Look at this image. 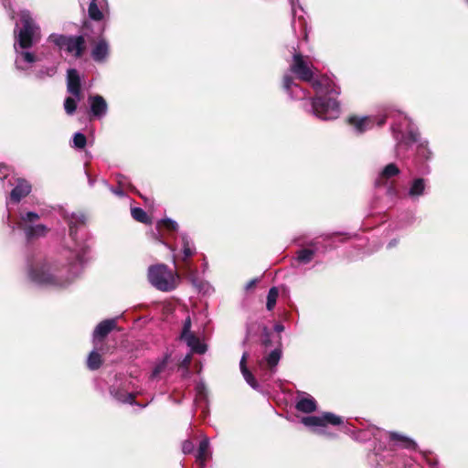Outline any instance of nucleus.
I'll list each match as a JSON object with an SVG mask.
<instances>
[{
    "label": "nucleus",
    "mask_w": 468,
    "mask_h": 468,
    "mask_svg": "<svg viewBox=\"0 0 468 468\" xmlns=\"http://www.w3.org/2000/svg\"><path fill=\"white\" fill-rule=\"evenodd\" d=\"M399 174V169L395 164H388L379 174L376 184L380 186L385 184V180L396 176Z\"/></svg>",
    "instance_id": "nucleus-22"
},
{
    "label": "nucleus",
    "mask_w": 468,
    "mask_h": 468,
    "mask_svg": "<svg viewBox=\"0 0 468 468\" xmlns=\"http://www.w3.org/2000/svg\"><path fill=\"white\" fill-rule=\"evenodd\" d=\"M388 118L394 120L392 130L398 141L397 148L399 153L408 144L419 142L420 134L412 126L411 121L406 115L395 111H389L385 115L378 117L364 116L358 118L353 116L348 119V122L354 127L357 133H362L371 129L376 123L379 126L384 124Z\"/></svg>",
    "instance_id": "nucleus-3"
},
{
    "label": "nucleus",
    "mask_w": 468,
    "mask_h": 468,
    "mask_svg": "<svg viewBox=\"0 0 468 468\" xmlns=\"http://www.w3.org/2000/svg\"><path fill=\"white\" fill-rule=\"evenodd\" d=\"M425 187H426V183H425L424 179H422V178L414 179L411 182L406 196L412 200H416L420 196H422L424 194Z\"/></svg>",
    "instance_id": "nucleus-19"
},
{
    "label": "nucleus",
    "mask_w": 468,
    "mask_h": 468,
    "mask_svg": "<svg viewBox=\"0 0 468 468\" xmlns=\"http://www.w3.org/2000/svg\"><path fill=\"white\" fill-rule=\"evenodd\" d=\"M209 441L207 438H204L198 447L197 460L201 463V465H204V463L206 460L209 457Z\"/></svg>",
    "instance_id": "nucleus-24"
},
{
    "label": "nucleus",
    "mask_w": 468,
    "mask_h": 468,
    "mask_svg": "<svg viewBox=\"0 0 468 468\" xmlns=\"http://www.w3.org/2000/svg\"><path fill=\"white\" fill-rule=\"evenodd\" d=\"M89 102L90 105V112L94 117L101 118L106 114L108 105L102 96H90Z\"/></svg>",
    "instance_id": "nucleus-14"
},
{
    "label": "nucleus",
    "mask_w": 468,
    "mask_h": 468,
    "mask_svg": "<svg viewBox=\"0 0 468 468\" xmlns=\"http://www.w3.org/2000/svg\"><path fill=\"white\" fill-rule=\"evenodd\" d=\"M388 193H390V194H394V195H395L397 192H396V190H395V189H393V188H389V189H388Z\"/></svg>",
    "instance_id": "nucleus-44"
},
{
    "label": "nucleus",
    "mask_w": 468,
    "mask_h": 468,
    "mask_svg": "<svg viewBox=\"0 0 468 468\" xmlns=\"http://www.w3.org/2000/svg\"><path fill=\"white\" fill-rule=\"evenodd\" d=\"M314 255V251L310 249H303L298 251L297 260L299 262L306 264L310 262Z\"/></svg>",
    "instance_id": "nucleus-29"
},
{
    "label": "nucleus",
    "mask_w": 468,
    "mask_h": 468,
    "mask_svg": "<svg viewBox=\"0 0 468 468\" xmlns=\"http://www.w3.org/2000/svg\"><path fill=\"white\" fill-rule=\"evenodd\" d=\"M166 363H167V358L165 357L163 358L161 361H159L154 367L153 369V372H152V375H151V378H158L161 373H163L165 369V367H166Z\"/></svg>",
    "instance_id": "nucleus-31"
},
{
    "label": "nucleus",
    "mask_w": 468,
    "mask_h": 468,
    "mask_svg": "<svg viewBox=\"0 0 468 468\" xmlns=\"http://www.w3.org/2000/svg\"><path fill=\"white\" fill-rule=\"evenodd\" d=\"M191 329V319L187 316L184 322L183 330L181 333V339L186 343L193 352L203 354L206 352V346L201 343L198 337H197L190 331Z\"/></svg>",
    "instance_id": "nucleus-10"
},
{
    "label": "nucleus",
    "mask_w": 468,
    "mask_h": 468,
    "mask_svg": "<svg viewBox=\"0 0 468 468\" xmlns=\"http://www.w3.org/2000/svg\"><path fill=\"white\" fill-rule=\"evenodd\" d=\"M282 356V350L281 348H275L272 350L267 356L262 358L259 362V367L263 368L265 367H268L270 369L271 375H272L275 372V367L278 365L280 359Z\"/></svg>",
    "instance_id": "nucleus-16"
},
{
    "label": "nucleus",
    "mask_w": 468,
    "mask_h": 468,
    "mask_svg": "<svg viewBox=\"0 0 468 468\" xmlns=\"http://www.w3.org/2000/svg\"><path fill=\"white\" fill-rule=\"evenodd\" d=\"M177 227V223L170 218L163 219L158 223L159 229L165 228L168 230H176Z\"/></svg>",
    "instance_id": "nucleus-34"
},
{
    "label": "nucleus",
    "mask_w": 468,
    "mask_h": 468,
    "mask_svg": "<svg viewBox=\"0 0 468 468\" xmlns=\"http://www.w3.org/2000/svg\"><path fill=\"white\" fill-rule=\"evenodd\" d=\"M116 326L115 319H109L101 322L93 332V344L95 347L103 338Z\"/></svg>",
    "instance_id": "nucleus-11"
},
{
    "label": "nucleus",
    "mask_w": 468,
    "mask_h": 468,
    "mask_svg": "<svg viewBox=\"0 0 468 468\" xmlns=\"http://www.w3.org/2000/svg\"><path fill=\"white\" fill-rule=\"evenodd\" d=\"M12 176H10V168L3 164H0V181H3L6 179H10Z\"/></svg>",
    "instance_id": "nucleus-35"
},
{
    "label": "nucleus",
    "mask_w": 468,
    "mask_h": 468,
    "mask_svg": "<svg viewBox=\"0 0 468 468\" xmlns=\"http://www.w3.org/2000/svg\"><path fill=\"white\" fill-rule=\"evenodd\" d=\"M247 356H248L247 353H244L242 355V357H241L240 362H239L240 371H241L242 376H243L244 379L246 380V382L252 388L258 389V388H259L258 382H257V380L255 379V378L253 377V375L251 374V372L248 369V367L246 366Z\"/></svg>",
    "instance_id": "nucleus-21"
},
{
    "label": "nucleus",
    "mask_w": 468,
    "mask_h": 468,
    "mask_svg": "<svg viewBox=\"0 0 468 468\" xmlns=\"http://www.w3.org/2000/svg\"><path fill=\"white\" fill-rule=\"evenodd\" d=\"M131 213H132L133 218L136 221L143 222V223L146 222L147 215L144 212V210H143L142 208H140V207H133V208H132Z\"/></svg>",
    "instance_id": "nucleus-33"
},
{
    "label": "nucleus",
    "mask_w": 468,
    "mask_h": 468,
    "mask_svg": "<svg viewBox=\"0 0 468 468\" xmlns=\"http://www.w3.org/2000/svg\"><path fill=\"white\" fill-rule=\"evenodd\" d=\"M38 214L26 212L20 214L18 227L24 231L27 239L43 237L48 232V228L43 224H37Z\"/></svg>",
    "instance_id": "nucleus-8"
},
{
    "label": "nucleus",
    "mask_w": 468,
    "mask_h": 468,
    "mask_svg": "<svg viewBox=\"0 0 468 468\" xmlns=\"http://www.w3.org/2000/svg\"><path fill=\"white\" fill-rule=\"evenodd\" d=\"M77 108L76 98L67 97L64 101V109L69 115L73 114Z\"/></svg>",
    "instance_id": "nucleus-32"
},
{
    "label": "nucleus",
    "mask_w": 468,
    "mask_h": 468,
    "mask_svg": "<svg viewBox=\"0 0 468 468\" xmlns=\"http://www.w3.org/2000/svg\"><path fill=\"white\" fill-rule=\"evenodd\" d=\"M274 330L277 332V333H281L284 330V326L282 324H276L274 325Z\"/></svg>",
    "instance_id": "nucleus-41"
},
{
    "label": "nucleus",
    "mask_w": 468,
    "mask_h": 468,
    "mask_svg": "<svg viewBox=\"0 0 468 468\" xmlns=\"http://www.w3.org/2000/svg\"><path fill=\"white\" fill-rule=\"evenodd\" d=\"M193 448H194V444L192 441H184L183 446H182V450H183L184 453L191 452Z\"/></svg>",
    "instance_id": "nucleus-39"
},
{
    "label": "nucleus",
    "mask_w": 468,
    "mask_h": 468,
    "mask_svg": "<svg viewBox=\"0 0 468 468\" xmlns=\"http://www.w3.org/2000/svg\"><path fill=\"white\" fill-rule=\"evenodd\" d=\"M116 398L118 400H120L123 403L132 404L134 399V395L133 393H126L123 395H116Z\"/></svg>",
    "instance_id": "nucleus-37"
},
{
    "label": "nucleus",
    "mask_w": 468,
    "mask_h": 468,
    "mask_svg": "<svg viewBox=\"0 0 468 468\" xmlns=\"http://www.w3.org/2000/svg\"><path fill=\"white\" fill-rule=\"evenodd\" d=\"M283 88L293 99L303 100L306 97L305 90L294 83L292 78L287 74L283 77Z\"/></svg>",
    "instance_id": "nucleus-15"
},
{
    "label": "nucleus",
    "mask_w": 468,
    "mask_h": 468,
    "mask_svg": "<svg viewBox=\"0 0 468 468\" xmlns=\"http://www.w3.org/2000/svg\"><path fill=\"white\" fill-rule=\"evenodd\" d=\"M189 361H190L189 356H186L184 362H185V363H188Z\"/></svg>",
    "instance_id": "nucleus-45"
},
{
    "label": "nucleus",
    "mask_w": 468,
    "mask_h": 468,
    "mask_svg": "<svg viewBox=\"0 0 468 468\" xmlns=\"http://www.w3.org/2000/svg\"><path fill=\"white\" fill-rule=\"evenodd\" d=\"M181 242L183 247L184 261H186L189 257L194 255L196 249L193 242L188 239L186 235L181 236Z\"/></svg>",
    "instance_id": "nucleus-25"
},
{
    "label": "nucleus",
    "mask_w": 468,
    "mask_h": 468,
    "mask_svg": "<svg viewBox=\"0 0 468 468\" xmlns=\"http://www.w3.org/2000/svg\"><path fill=\"white\" fill-rule=\"evenodd\" d=\"M3 5H4L5 8L10 7L9 0H3Z\"/></svg>",
    "instance_id": "nucleus-42"
},
{
    "label": "nucleus",
    "mask_w": 468,
    "mask_h": 468,
    "mask_svg": "<svg viewBox=\"0 0 468 468\" xmlns=\"http://www.w3.org/2000/svg\"><path fill=\"white\" fill-rule=\"evenodd\" d=\"M278 296H279L278 289L276 287H271L269 290V292L267 295L266 307L269 311H271L274 308L277 299H278Z\"/></svg>",
    "instance_id": "nucleus-27"
},
{
    "label": "nucleus",
    "mask_w": 468,
    "mask_h": 468,
    "mask_svg": "<svg viewBox=\"0 0 468 468\" xmlns=\"http://www.w3.org/2000/svg\"><path fill=\"white\" fill-rule=\"evenodd\" d=\"M302 423L318 434L329 435L326 431L327 425L339 426L343 424V419L331 412H323L319 416L303 417Z\"/></svg>",
    "instance_id": "nucleus-6"
},
{
    "label": "nucleus",
    "mask_w": 468,
    "mask_h": 468,
    "mask_svg": "<svg viewBox=\"0 0 468 468\" xmlns=\"http://www.w3.org/2000/svg\"><path fill=\"white\" fill-rule=\"evenodd\" d=\"M23 25L16 34L15 29L16 41L14 48L16 53V67L20 70H27L37 60V58L31 52L26 50L37 43L40 38V29L34 22L30 13L23 10L19 14Z\"/></svg>",
    "instance_id": "nucleus-4"
},
{
    "label": "nucleus",
    "mask_w": 468,
    "mask_h": 468,
    "mask_svg": "<svg viewBox=\"0 0 468 468\" xmlns=\"http://www.w3.org/2000/svg\"><path fill=\"white\" fill-rule=\"evenodd\" d=\"M427 463L431 468H437L438 463L435 460H431L430 457L426 456Z\"/></svg>",
    "instance_id": "nucleus-40"
},
{
    "label": "nucleus",
    "mask_w": 468,
    "mask_h": 468,
    "mask_svg": "<svg viewBox=\"0 0 468 468\" xmlns=\"http://www.w3.org/2000/svg\"><path fill=\"white\" fill-rule=\"evenodd\" d=\"M87 144L86 136L82 133H75L72 139V147L83 149Z\"/></svg>",
    "instance_id": "nucleus-30"
},
{
    "label": "nucleus",
    "mask_w": 468,
    "mask_h": 468,
    "mask_svg": "<svg viewBox=\"0 0 468 468\" xmlns=\"http://www.w3.org/2000/svg\"><path fill=\"white\" fill-rule=\"evenodd\" d=\"M57 71V68L55 66L49 67L46 69L45 73L41 70L38 74L39 78H43L44 76H53Z\"/></svg>",
    "instance_id": "nucleus-38"
},
{
    "label": "nucleus",
    "mask_w": 468,
    "mask_h": 468,
    "mask_svg": "<svg viewBox=\"0 0 468 468\" xmlns=\"http://www.w3.org/2000/svg\"><path fill=\"white\" fill-rule=\"evenodd\" d=\"M48 40L76 58H80L85 49V40L82 36L67 37L63 35L51 34Z\"/></svg>",
    "instance_id": "nucleus-7"
},
{
    "label": "nucleus",
    "mask_w": 468,
    "mask_h": 468,
    "mask_svg": "<svg viewBox=\"0 0 468 468\" xmlns=\"http://www.w3.org/2000/svg\"><path fill=\"white\" fill-rule=\"evenodd\" d=\"M109 54V45L104 39H100L94 46L91 56L97 62H102Z\"/></svg>",
    "instance_id": "nucleus-20"
},
{
    "label": "nucleus",
    "mask_w": 468,
    "mask_h": 468,
    "mask_svg": "<svg viewBox=\"0 0 468 468\" xmlns=\"http://www.w3.org/2000/svg\"><path fill=\"white\" fill-rule=\"evenodd\" d=\"M290 71L299 80L310 82L317 96L312 101L314 114L322 120H334L339 116L340 108L333 95L340 90L334 80L327 76L314 79V66L301 53H294Z\"/></svg>",
    "instance_id": "nucleus-2"
},
{
    "label": "nucleus",
    "mask_w": 468,
    "mask_h": 468,
    "mask_svg": "<svg viewBox=\"0 0 468 468\" xmlns=\"http://www.w3.org/2000/svg\"><path fill=\"white\" fill-rule=\"evenodd\" d=\"M107 5V0H90L88 10L90 17L96 21L101 20Z\"/></svg>",
    "instance_id": "nucleus-17"
},
{
    "label": "nucleus",
    "mask_w": 468,
    "mask_h": 468,
    "mask_svg": "<svg viewBox=\"0 0 468 468\" xmlns=\"http://www.w3.org/2000/svg\"><path fill=\"white\" fill-rule=\"evenodd\" d=\"M8 185L14 186V188L12 189L9 198L7 199V206L10 202L18 203L31 191V185L27 180L22 178H16L13 176L10 179H8Z\"/></svg>",
    "instance_id": "nucleus-9"
},
{
    "label": "nucleus",
    "mask_w": 468,
    "mask_h": 468,
    "mask_svg": "<svg viewBox=\"0 0 468 468\" xmlns=\"http://www.w3.org/2000/svg\"><path fill=\"white\" fill-rule=\"evenodd\" d=\"M206 388L203 384H198L197 386V398L196 401L198 403L201 399H206Z\"/></svg>",
    "instance_id": "nucleus-36"
},
{
    "label": "nucleus",
    "mask_w": 468,
    "mask_h": 468,
    "mask_svg": "<svg viewBox=\"0 0 468 468\" xmlns=\"http://www.w3.org/2000/svg\"><path fill=\"white\" fill-rule=\"evenodd\" d=\"M290 2V5H291V7H292V16H293V21H292V29L294 31L295 34H297V25L299 26V29L300 31L302 32V34L303 35V37L306 39L307 38V25H306V21L305 19L303 17V16H299L298 17V20H296V5H298V0H289Z\"/></svg>",
    "instance_id": "nucleus-18"
},
{
    "label": "nucleus",
    "mask_w": 468,
    "mask_h": 468,
    "mask_svg": "<svg viewBox=\"0 0 468 468\" xmlns=\"http://www.w3.org/2000/svg\"><path fill=\"white\" fill-rule=\"evenodd\" d=\"M150 283L159 291H173L178 284L179 276L165 264H157L148 269Z\"/></svg>",
    "instance_id": "nucleus-5"
},
{
    "label": "nucleus",
    "mask_w": 468,
    "mask_h": 468,
    "mask_svg": "<svg viewBox=\"0 0 468 468\" xmlns=\"http://www.w3.org/2000/svg\"><path fill=\"white\" fill-rule=\"evenodd\" d=\"M118 188H112V193H114L117 196L122 197L124 196L123 188L130 187L132 188V185L127 181L126 177L123 176H118Z\"/></svg>",
    "instance_id": "nucleus-28"
},
{
    "label": "nucleus",
    "mask_w": 468,
    "mask_h": 468,
    "mask_svg": "<svg viewBox=\"0 0 468 468\" xmlns=\"http://www.w3.org/2000/svg\"><path fill=\"white\" fill-rule=\"evenodd\" d=\"M253 284H254V281L250 282V285H249V286H250H250H253Z\"/></svg>",
    "instance_id": "nucleus-46"
},
{
    "label": "nucleus",
    "mask_w": 468,
    "mask_h": 468,
    "mask_svg": "<svg viewBox=\"0 0 468 468\" xmlns=\"http://www.w3.org/2000/svg\"><path fill=\"white\" fill-rule=\"evenodd\" d=\"M389 439L394 442L395 445L400 446L402 448L416 449L417 447V444L414 441L397 432H390Z\"/></svg>",
    "instance_id": "nucleus-23"
},
{
    "label": "nucleus",
    "mask_w": 468,
    "mask_h": 468,
    "mask_svg": "<svg viewBox=\"0 0 468 468\" xmlns=\"http://www.w3.org/2000/svg\"><path fill=\"white\" fill-rule=\"evenodd\" d=\"M69 227V236L74 241V249L70 250L73 260L69 262V275L63 277V270L54 269L48 263H37L30 265L28 276L30 280L38 284L65 287L69 285L80 273L85 262V255L88 246L83 239V234L79 238L78 232L84 229L85 217L83 214L72 213L66 217Z\"/></svg>",
    "instance_id": "nucleus-1"
},
{
    "label": "nucleus",
    "mask_w": 468,
    "mask_h": 468,
    "mask_svg": "<svg viewBox=\"0 0 468 468\" xmlns=\"http://www.w3.org/2000/svg\"><path fill=\"white\" fill-rule=\"evenodd\" d=\"M67 89L78 101L80 100V78L74 69H69L67 72Z\"/></svg>",
    "instance_id": "nucleus-12"
},
{
    "label": "nucleus",
    "mask_w": 468,
    "mask_h": 468,
    "mask_svg": "<svg viewBox=\"0 0 468 468\" xmlns=\"http://www.w3.org/2000/svg\"><path fill=\"white\" fill-rule=\"evenodd\" d=\"M315 399L309 394L302 392L297 396L296 409L304 413H312L316 410Z\"/></svg>",
    "instance_id": "nucleus-13"
},
{
    "label": "nucleus",
    "mask_w": 468,
    "mask_h": 468,
    "mask_svg": "<svg viewBox=\"0 0 468 468\" xmlns=\"http://www.w3.org/2000/svg\"><path fill=\"white\" fill-rule=\"evenodd\" d=\"M101 355L96 350L91 351L87 359V367L90 370H95L101 367Z\"/></svg>",
    "instance_id": "nucleus-26"
},
{
    "label": "nucleus",
    "mask_w": 468,
    "mask_h": 468,
    "mask_svg": "<svg viewBox=\"0 0 468 468\" xmlns=\"http://www.w3.org/2000/svg\"><path fill=\"white\" fill-rule=\"evenodd\" d=\"M396 243H397V241H396V240H392V241H390V242L388 243V247H389V248H391V247L395 246V245H396Z\"/></svg>",
    "instance_id": "nucleus-43"
}]
</instances>
